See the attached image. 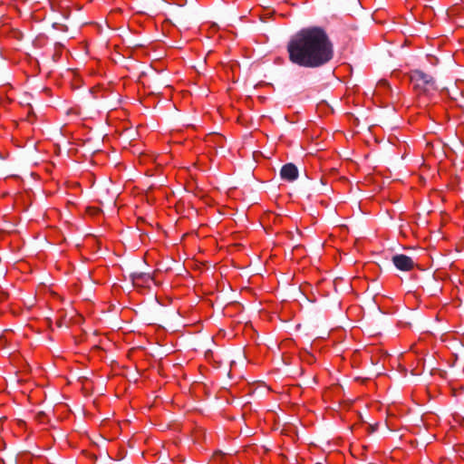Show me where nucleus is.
Masks as SVG:
<instances>
[{"label": "nucleus", "instance_id": "1", "mask_svg": "<svg viewBox=\"0 0 464 464\" xmlns=\"http://www.w3.org/2000/svg\"><path fill=\"white\" fill-rule=\"evenodd\" d=\"M289 61L304 68H318L334 57V45L319 26L301 29L287 44Z\"/></svg>", "mask_w": 464, "mask_h": 464}, {"label": "nucleus", "instance_id": "2", "mask_svg": "<svg viewBox=\"0 0 464 464\" xmlns=\"http://www.w3.org/2000/svg\"><path fill=\"white\" fill-rule=\"evenodd\" d=\"M411 82L413 84V88L420 92L437 90L434 78L420 70H414L411 72Z\"/></svg>", "mask_w": 464, "mask_h": 464}, {"label": "nucleus", "instance_id": "3", "mask_svg": "<svg viewBox=\"0 0 464 464\" xmlns=\"http://www.w3.org/2000/svg\"><path fill=\"white\" fill-rule=\"evenodd\" d=\"M392 261L397 269L405 272L411 270L415 266L413 259L403 254L394 255Z\"/></svg>", "mask_w": 464, "mask_h": 464}, {"label": "nucleus", "instance_id": "4", "mask_svg": "<svg viewBox=\"0 0 464 464\" xmlns=\"http://www.w3.org/2000/svg\"><path fill=\"white\" fill-rule=\"evenodd\" d=\"M282 179L292 182L298 178V169L294 163L285 164L280 169Z\"/></svg>", "mask_w": 464, "mask_h": 464}, {"label": "nucleus", "instance_id": "5", "mask_svg": "<svg viewBox=\"0 0 464 464\" xmlns=\"http://www.w3.org/2000/svg\"><path fill=\"white\" fill-rule=\"evenodd\" d=\"M133 284H137L138 280H142L144 282H148V280H152V277L148 273L143 272H133L130 275Z\"/></svg>", "mask_w": 464, "mask_h": 464}, {"label": "nucleus", "instance_id": "6", "mask_svg": "<svg viewBox=\"0 0 464 464\" xmlns=\"http://www.w3.org/2000/svg\"><path fill=\"white\" fill-rule=\"evenodd\" d=\"M44 416H45V413H44V411H39V412L36 414L35 418H36L39 421H41V422H42V421H44Z\"/></svg>", "mask_w": 464, "mask_h": 464}, {"label": "nucleus", "instance_id": "7", "mask_svg": "<svg viewBox=\"0 0 464 464\" xmlns=\"http://www.w3.org/2000/svg\"><path fill=\"white\" fill-rule=\"evenodd\" d=\"M178 21H179V23H185V22H186V20H185V18H184L183 16H179V17H178Z\"/></svg>", "mask_w": 464, "mask_h": 464}, {"label": "nucleus", "instance_id": "8", "mask_svg": "<svg viewBox=\"0 0 464 464\" xmlns=\"http://www.w3.org/2000/svg\"><path fill=\"white\" fill-rule=\"evenodd\" d=\"M371 429V431L373 432L376 430V427L375 426H372V425H370L369 427Z\"/></svg>", "mask_w": 464, "mask_h": 464}, {"label": "nucleus", "instance_id": "9", "mask_svg": "<svg viewBox=\"0 0 464 464\" xmlns=\"http://www.w3.org/2000/svg\"><path fill=\"white\" fill-rule=\"evenodd\" d=\"M56 324H57L58 327H61L62 326V321H60V320L57 321Z\"/></svg>", "mask_w": 464, "mask_h": 464}]
</instances>
